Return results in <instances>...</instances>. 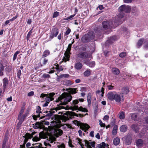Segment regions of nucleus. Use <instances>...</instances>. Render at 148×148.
I'll list each match as a JSON object with an SVG mask.
<instances>
[{
  "instance_id": "nucleus-53",
  "label": "nucleus",
  "mask_w": 148,
  "mask_h": 148,
  "mask_svg": "<svg viewBox=\"0 0 148 148\" xmlns=\"http://www.w3.org/2000/svg\"><path fill=\"white\" fill-rule=\"evenodd\" d=\"M42 77L44 78H49L50 76L48 74H44L42 75Z\"/></svg>"
},
{
  "instance_id": "nucleus-62",
  "label": "nucleus",
  "mask_w": 148,
  "mask_h": 148,
  "mask_svg": "<svg viewBox=\"0 0 148 148\" xmlns=\"http://www.w3.org/2000/svg\"><path fill=\"white\" fill-rule=\"evenodd\" d=\"M58 148H65V147L64 145L63 144H62L61 145H58Z\"/></svg>"
},
{
  "instance_id": "nucleus-25",
  "label": "nucleus",
  "mask_w": 148,
  "mask_h": 148,
  "mask_svg": "<svg viewBox=\"0 0 148 148\" xmlns=\"http://www.w3.org/2000/svg\"><path fill=\"white\" fill-rule=\"evenodd\" d=\"M70 53H68V51H66L65 52L64 54L65 55V57L66 58H64L65 62H66L67 61H69V58L70 57L69 54H70Z\"/></svg>"
},
{
  "instance_id": "nucleus-42",
  "label": "nucleus",
  "mask_w": 148,
  "mask_h": 148,
  "mask_svg": "<svg viewBox=\"0 0 148 148\" xmlns=\"http://www.w3.org/2000/svg\"><path fill=\"white\" fill-rule=\"evenodd\" d=\"M69 76V75L68 74H62L61 75L60 77V78H62L63 77L64 78H68Z\"/></svg>"
},
{
  "instance_id": "nucleus-23",
  "label": "nucleus",
  "mask_w": 148,
  "mask_h": 148,
  "mask_svg": "<svg viewBox=\"0 0 148 148\" xmlns=\"http://www.w3.org/2000/svg\"><path fill=\"white\" fill-rule=\"evenodd\" d=\"M131 119L134 121H136L138 119V115L136 113H134L131 114Z\"/></svg>"
},
{
  "instance_id": "nucleus-32",
  "label": "nucleus",
  "mask_w": 148,
  "mask_h": 148,
  "mask_svg": "<svg viewBox=\"0 0 148 148\" xmlns=\"http://www.w3.org/2000/svg\"><path fill=\"white\" fill-rule=\"evenodd\" d=\"M106 145V143L103 142L101 143L98 145L97 147L98 148H105Z\"/></svg>"
},
{
  "instance_id": "nucleus-34",
  "label": "nucleus",
  "mask_w": 148,
  "mask_h": 148,
  "mask_svg": "<svg viewBox=\"0 0 148 148\" xmlns=\"http://www.w3.org/2000/svg\"><path fill=\"white\" fill-rule=\"evenodd\" d=\"M119 118L121 119H123L125 117V114L123 112H120L119 114Z\"/></svg>"
},
{
  "instance_id": "nucleus-63",
  "label": "nucleus",
  "mask_w": 148,
  "mask_h": 148,
  "mask_svg": "<svg viewBox=\"0 0 148 148\" xmlns=\"http://www.w3.org/2000/svg\"><path fill=\"white\" fill-rule=\"evenodd\" d=\"M34 94V92L33 91H31L29 92L28 94V96H33Z\"/></svg>"
},
{
  "instance_id": "nucleus-37",
  "label": "nucleus",
  "mask_w": 148,
  "mask_h": 148,
  "mask_svg": "<svg viewBox=\"0 0 148 148\" xmlns=\"http://www.w3.org/2000/svg\"><path fill=\"white\" fill-rule=\"evenodd\" d=\"M39 137H40V139L41 138H46V136L45 134L42 132H40L38 135Z\"/></svg>"
},
{
  "instance_id": "nucleus-21",
  "label": "nucleus",
  "mask_w": 148,
  "mask_h": 148,
  "mask_svg": "<svg viewBox=\"0 0 148 148\" xmlns=\"http://www.w3.org/2000/svg\"><path fill=\"white\" fill-rule=\"evenodd\" d=\"M127 129V126L126 125H123L120 128L121 131L124 132L126 131Z\"/></svg>"
},
{
  "instance_id": "nucleus-48",
  "label": "nucleus",
  "mask_w": 148,
  "mask_h": 148,
  "mask_svg": "<svg viewBox=\"0 0 148 148\" xmlns=\"http://www.w3.org/2000/svg\"><path fill=\"white\" fill-rule=\"evenodd\" d=\"M58 106L55 108L54 110L56 111H57V110H60L62 109L64 107L62 106H58Z\"/></svg>"
},
{
  "instance_id": "nucleus-30",
  "label": "nucleus",
  "mask_w": 148,
  "mask_h": 148,
  "mask_svg": "<svg viewBox=\"0 0 148 148\" xmlns=\"http://www.w3.org/2000/svg\"><path fill=\"white\" fill-rule=\"evenodd\" d=\"M4 68V66L2 65H0V76H3V71Z\"/></svg>"
},
{
  "instance_id": "nucleus-45",
  "label": "nucleus",
  "mask_w": 148,
  "mask_h": 148,
  "mask_svg": "<svg viewBox=\"0 0 148 148\" xmlns=\"http://www.w3.org/2000/svg\"><path fill=\"white\" fill-rule=\"evenodd\" d=\"M116 37L115 36H114L110 37V42L111 43L113 41L115 40L116 39Z\"/></svg>"
},
{
  "instance_id": "nucleus-51",
  "label": "nucleus",
  "mask_w": 148,
  "mask_h": 148,
  "mask_svg": "<svg viewBox=\"0 0 148 148\" xmlns=\"http://www.w3.org/2000/svg\"><path fill=\"white\" fill-rule=\"evenodd\" d=\"M24 112V109H22L20 111L19 114L18 115V118H20V117H21V115L23 114Z\"/></svg>"
},
{
  "instance_id": "nucleus-8",
  "label": "nucleus",
  "mask_w": 148,
  "mask_h": 148,
  "mask_svg": "<svg viewBox=\"0 0 148 148\" xmlns=\"http://www.w3.org/2000/svg\"><path fill=\"white\" fill-rule=\"evenodd\" d=\"M59 33L58 29L55 28L53 29L49 37V40H52L54 37H56Z\"/></svg>"
},
{
  "instance_id": "nucleus-39",
  "label": "nucleus",
  "mask_w": 148,
  "mask_h": 148,
  "mask_svg": "<svg viewBox=\"0 0 148 148\" xmlns=\"http://www.w3.org/2000/svg\"><path fill=\"white\" fill-rule=\"evenodd\" d=\"M143 41L144 39L143 38H141L139 40L137 43L138 46L139 47L141 46L143 42Z\"/></svg>"
},
{
  "instance_id": "nucleus-5",
  "label": "nucleus",
  "mask_w": 148,
  "mask_h": 148,
  "mask_svg": "<svg viewBox=\"0 0 148 148\" xmlns=\"http://www.w3.org/2000/svg\"><path fill=\"white\" fill-rule=\"evenodd\" d=\"M95 35L93 32H90L84 36L83 37V40L85 42L90 41L91 40L93 39Z\"/></svg>"
},
{
  "instance_id": "nucleus-26",
  "label": "nucleus",
  "mask_w": 148,
  "mask_h": 148,
  "mask_svg": "<svg viewBox=\"0 0 148 148\" xmlns=\"http://www.w3.org/2000/svg\"><path fill=\"white\" fill-rule=\"evenodd\" d=\"M50 54V51L49 50H45L43 53L42 57L43 58H45Z\"/></svg>"
},
{
  "instance_id": "nucleus-43",
  "label": "nucleus",
  "mask_w": 148,
  "mask_h": 148,
  "mask_svg": "<svg viewBox=\"0 0 148 148\" xmlns=\"http://www.w3.org/2000/svg\"><path fill=\"white\" fill-rule=\"evenodd\" d=\"M20 53L19 51H16L14 54L13 56V61H14L16 59L17 55Z\"/></svg>"
},
{
  "instance_id": "nucleus-16",
  "label": "nucleus",
  "mask_w": 148,
  "mask_h": 148,
  "mask_svg": "<svg viewBox=\"0 0 148 148\" xmlns=\"http://www.w3.org/2000/svg\"><path fill=\"white\" fill-rule=\"evenodd\" d=\"M35 129H38L40 128V129L43 128V124L42 123L39 122H37L35 124V125L33 126Z\"/></svg>"
},
{
  "instance_id": "nucleus-27",
  "label": "nucleus",
  "mask_w": 148,
  "mask_h": 148,
  "mask_svg": "<svg viewBox=\"0 0 148 148\" xmlns=\"http://www.w3.org/2000/svg\"><path fill=\"white\" fill-rule=\"evenodd\" d=\"M71 115L72 116H75L77 117H78L79 116L80 117H82L84 116V115L82 114H77L75 112H71Z\"/></svg>"
},
{
  "instance_id": "nucleus-20",
  "label": "nucleus",
  "mask_w": 148,
  "mask_h": 148,
  "mask_svg": "<svg viewBox=\"0 0 148 148\" xmlns=\"http://www.w3.org/2000/svg\"><path fill=\"white\" fill-rule=\"evenodd\" d=\"M112 72L114 74L118 75L119 74L120 71L117 68H114L112 69Z\"/></svg>"
},
{
  "instance_id": "nucleus-40",
  "label": "nucleus",
  "mask_w": 148,
  "mask_h": 148,
  "mask_svg": "<svg viewBox=\"0 0 148 148\" xmlns=\"http://www.w3.org/2000/svg\"><path fill=\"white\" fill-rule=\"evenodd\" d=\"M75 15H76V14H75L72 15H71L67 18H64V20H70V19H73V18Z\"/></svg>"
},
{
  "instance_id": "nucleus-35",
  "label": "nucleus",
  "mask_w": 148,
  "mask_h": 148,
  "mask_svg": "<svg viewBox=\"0 0 148 148\" xmlns=\"http://www.w3.org/2000/svg\"><path fill=\"white\" fill-rule=\"evenodd\" d=\"M90 70H87L84 72V74L85 76L88 77L90 75Z\"/></svg>"
},
{
  "instance_id": "nucleus-41",
  "label": "nucleus",
  "mask_w": 148,
  "mask_h": 148,
  "mask_svg": "<svg viewBox=\"0 0 148 148\" xmlns=\"http://www.w3.org/2000/svg\"><path fill=\"white\" fill-rule=\"evenodd\" d=\"M48 62V60L46 58H43L42 59V64H41V66H42L43 65H45Z\"/></svg>"
},
{
  "instance_id": "nucleus-49",
  "label": "nucleus",
  "mask_w": 148,
  "mask_h": 148,
  "mask_svg": "<svg viewBox=\"0 0 148 148\" xmlns=\"http://www.w3.org/2000/svg\"><path fill=\"white\" fill-rule=\"evenodd\" d=\"M72 44H69L68 46V48L66 50V51H68V53H70V51L71 50V47Z\"/></svg>"
},
{
  "instance_id": "nucleus-50",
  "label": "nucleus",
  "mask_w": 148,
  "mask_h": 148,
  "mask_svg": "<svg viewBox=\"0 0 148 148\" xmlns=\"http://www.w3.org/2000/svg\"><path fill=\"white\" fill-rule=\"evenodd\" d=\"M37 110H36V112L40 114V113L42 112L41 111H40L41 110L40 107L39 106H38L37 108Z\"/></svg>"
},
{
  "instance_id": "nucleus-57",
  "label": "nucleus",
  "mask_w": 148,
  "mask_h": 148,
  "mask_svg": "<svg viewBox=\"0 0 148 148\" xmlns=\"http://www.w3.org/2000/svg\"><path fill=\"white\" fill-rule=\"evenodd\" d=\"M99 125L101 127H104L105 126V124L102 123L101 120H99Z\"/></svg>"
},
{
  "instance_id": "nucleus-17",
  "label": "nucleus",
  "mask_w": 148,
  "mask_h": 148,
  "mask_svg": "<svg viewBox=\"0 0 148 148\" xmlns=\"http://www.w3.org/2000/svg\"><path fill=\"white\" fill-rule=\"evenodd\" d=\"M91 96L90 93H89L88 94L87 97V101L88 102V106L90 107L91 103Z\"/></svg>"
},
{
  "instance_id": "nucleus-58",
  "label": "nucleus",
  "mask_w": 148,
  "mask_h": 148,
  "mask_svg": "<svg viewBox=\"0 0 148 148\" xmlns=\"http://www.w3.org/2000/svg\"><path fill=\"white\" fill-rule=\"evenodd\" d=\"M109 118V117L108 115H105L104 117L103 118V120H108Z\"/></svg>"
},
{
  "instance_id": "nucleus-7",
  "label": "nucleus",
  "mask_w": 148,
  "mask_h": 148,
  "mask_svg": "<svg viewBox=\"0 0 148 148\" xmlns=\"http://www.w3.org/2000/svg\"><path fill=\"white\" fill-rule=\"evenodd\" d=\"M123 16L124 14L123 13H120L118 15L117 17L116 18L115 21L114 22L115 26H117L122 23V21L121 19L123 18Z\"/></svg>"
},
{
  "instance_id": "nucleus-4",
  "label": "nucleus",
  "mask_w": 148,
  "mask_h": 148,
  "mask_svg": "<svg viewBox=\"0 0 148 148\" xmlns=\"http://www.w3.org/2000/svg\"><path fill=\"white\" fill-rule=\"evenodd\" d=\"M55 94L53 92L50 93L49 94L42 93L40 96V98L46 97L45 100L46 102L47 103H49L50 102L54 99L53 96Z\"/></svg>"
},
{
  "instance_id": "nucleus-11",
  "label": "nucleus",
  "mask_w": 148,
  "mask_h": 148,
  "mask_svg": "<svg viewBox=\"0 0 148 148\" xmlns=\"http://www.w3.org/2000/svg\"><path fill=\"white\" fill-rule=\"evenodd\" d=\"M85 146L88 148H92L91 146L93 147H95V142H92L90 143L88 140H85Z\"/></svg>"
},
{
  "instance_id": "nucleus-33",
  "label": "nucleus",
  "mask_w": 148,
  "mask_h": 148,
  "mask_svg": "<svg viewBox=\"0 0 148 148\" xmlns=\"http://www.w3.org/2000/svg\"><path fill=\"white\" fill-rule=\"evenodd\" d=\"M56 134L58 135L56 136L57 137H58L59 136L61 135L63 133V131L61 129H58L56 131Z\"/></svg>"
},
{
  "instance_id": "nucleus-38",
  "label": "nucleus",
  "mask_w": 148,
  "mask_h": 148,
  "mask_svg": "<svg viewBox=\"0 0 148 148\" xmlns=\"http://www.w3.org/2000/svg\"><path fill=\"white\" fill-rule=\"evenodd\" d=\"M92 103L93 107L94 108L95 111H97L98 108V106L96 102L95 101V102H92Z\"/></svg>"
},
{
  "instance_id": "nucleus-9",
  "label": "nucleus",
  "mask_w": 148,
  "mask_h": 148,
  "mask_svg": "<svg viewBox=\"0 0 148 148\" xmlns=\"http://www.w3.org/2000/svg\"><path fill=\"white\" fill-rule=\"evenodd\" d=\"M113 23L112 21H104L103 22L102 25L103 28L105 29H108L109 28H114L116 26H113L112 25Z\"/></svg>"
},
{
  "instance_id": "nucleus-22",
  "label": "nucleus",
  "mask_w": 148,
  "mask_h": 148,
  "mask_svg": "<svg viewBox=\"0 0 148 148\" xmlns=\"http://www.w3.org/2000/svg\"><path fill=\"white\" fill-rule=\"evenodd\" d=\"M63 84L65 85L69 86L72 84L73 83L71 80H66L63 81Z\"/></svg>"
},
{
  "instance_id": "nucleus-2",
  "label": "nucleus",
  "mask_w": 148,
  "mask_h": 148,
  "mask_svg": "<svg viewBox=\"0 0 148 148\" xmlns=\"http://www.w3.org/2000/svg\"><path fill=\"white\" fill-rule=\"evenodd\" d=\"M108 98L109 100L112 101L115 100L117 103L120 102L123 98V96H121L115 92H110L107 94Z\"/></svg>"
},
{
  "instance_id": "nucleus-3",
  "label": "nucleus",
  "mask_w": 148,
  "mask_h": 148,
  "mask_svg": "<svg viewBox=\"0 0 148 148\" xmlns=\"http://www.w3.org/2000/svg\"><path fill=\"white\" fill-rule=\"evenodd\" d=\"M78 103V100H75L73 101L72 106L71 107V110L74 111L78 110L79 111L83 112H88V110L86 108H83L82 107L80 106L78 108L77 106H76Z\"/></svg>"
},
{
  "instance_id": "nucleus-1",
  "label": "nucleus",
  "mask_w": 148,
  "mask_h": 148,
  "mask_svg": "<svg viewBox=\"0 0 148 148\" xmlns=\"http://www.w3.org/2000/svg\"><path fill=\"white\" fill-rule=\"evenodd\" d=\"M72 98V96L70 94L67 92H64L58 98V99L60 102L61 105H66L71 100Z\"/></svg>"
},
{
  "instance_id": "nucleus-18",
  "label": "nucleus",
  "mask_w": 148,
  "mask_h": 148,
  "mask_svg": "<svg viewBox=\"0 0 148 148\" xmlns=\"http://www.w3.org/2000/svg\"><path fill=\"white\" fill-rule=\"evenodd\" d=\"M83 66L82 64L80 62H77L75 64L74 67L75 69L77 70H79L81 69Z\"/></svg>"
},
{
  "instance_id": "nucleus-15",
  "label": "nucleus",
  "mask_w": 148,
  "mask_h": 148,
  "mask_svg": "<svg viewBox=\"0 0 148 148\" xmlns=\"http://www.w3.org/2000/svg\"><path fill=\"white\" fill-rule=\"evenodd\" d=\"M84 63L88 66L90 67H93L95 66V62L94 61L90 62L89 61L86 60H84Z\"/></svg>"
},
{
  "instance_id": "nucleus-24",
  "label": "nucleus",
  "mask_w": 148,
  "mask_h": 148,
  "mask_svg": "<svg viewBox=\"0 0 148 148\" xmlns=\"http://www.w3.org/2000/svg\"><path fill=\"white\" fill-rule=\"evenodd\" d=\"M120 139L118 138H114L113 140V143L115 145H117L119 144L120 143Z\"/></svg>"
},
{
  "instance_id": "nucleus-46",
  "label": "nucleus",
  "mask_w": 148,
  "mask_h": 148,
  "mask_svg": "<svg viewBox=\"0 0 148 148\" xmlns=\"http://www.w3.org/2000/svg\"><path fill=\"white\" fill-rule=\"evenodd\" d=\"M56 68L59 72L63 70V68L62 67V66H59L58 65L56 67Z\"/></svg>"
},
{
  "instance_id": "nucleus-14",
  "label": "nucleus",
  "mask_w": 148,
  "mask_h": 148,
  "mask_svg": "<svg viewBox=\"0 0 148 148\" xmlns=\"http://www.w3.org/2000/svg\"><path fill=\"white\" fill-rule=\"evenodd\" d=\"M9 81L7 77L4 78L3 80V88L5 90L8 87V85Z\"/></svg>"
},
{
  "instance_id": "nucleus-61",
  "label": "nucleus",
  "mask_w": 148,
  "mask_h": 148,
  "mask_svg": "<svg viewBox=\"0 0 148 148\" xmlns=\"http://www.w3.org/2000/svg\"><path fill=\"white\" fill-rule=\"evenodd\" d=\"M131 143V141L130 140H127V139L126 140V143L127 145H129Z\"/></svg>"
},
{
  "instance_id": "nucleus-54",
  "label": "nucleus",
  "mask_w": 148,
  "mask_h": 148,
  "mask_svg": "<svg viewBox=\"0 0 148 148\" xmlns=\"http://www.w3.org/2000/svg\"><path fill=\"white\" fill-rule=\"evenodd\" d=\"M21 74V71L20 70H18L17 72V77L19 79Z\"/></svg>"
},
{
  "instance_id": "nucleus-47",
  "label": "nucleus",
  "mask_w": 148,
  "mask_h": 148,
  "mask_svg": "<svg viewBox=\"0 0 148 148\" xmlns=\"http://www.w3.org/2000/svg\"><path fill=\"white\" fill-rule=\"evenodd\" d=\"M126 54L125 52H122L119 55V56L121 58H123L126 56Z\"/></svg>"
},
{
  "instance_id": "nucleus-64",
  "label": "nucleus",
  "mask_w": 148,
  "mask_h": 148,
  "mask_svg": "<svg viewBox=\"0 0 148 148\" xmlns=\"http://www.w3.org/2000/svg\"><path fill=\"white\" fill-rule=\"evenodd\" d=\"M70 32L71 29H70L68 28L66 31L65 34L66 35H68L70 33Z\"/></svg>"
},
{
  "instance_id": "nucleus-52",
  "label": "nucleus",
  "mask_w": 148,
  "mask_h": 148,
  "mask_svg": "<svg viewBox=\"0 0 148 148\" xmlns=\"http://www.w3.org/2000/svg\"><path fill=\"white\" fill-rule=\"evenodd\" d=\"M53 112H55L54 111H53L52 112H50L49 113L47 114L46 115V116L49 117H51L52 116L53 113Z\"/></svg>"
},
{
  "instance_id": "nucleus-13",
  "label": "nucleus",
  "mask_w": 148,
  "mask_h": 148,
  "mask_svg": "<svg viewBox=\"0 0 148 148\" xmlns=\"http://www.w3.org/2000/svg\"><path fill=\"white\" fill-rule=\"evenodd\" d=\"M80 128L82 130H84L85 132H86V130H88L90 127L88 124L82 123L80 124Z\"/></svg>"
},
{
  "instance_id": "nucleus-36",
  "label": "nucleus",
  "mask_w": 148,
  "mask_h": 148,
  "mask_svg": "<svg viewBox=\"0 0 148 148\" xmlns=\"http://www.w3.org/2000/svg\"><path fill=\"white\" fill-rule=\"evenodd\" d=\"M123 94H127L129 91V89L127 88H124L122 89Z\"/></svg>"
},
{
  "instance_id": "nucleus-44",
  "label": "nucleus",
  "mask_w": 148,
  "mask_h": 148,
  "mask_svg": "<svg viewBox=\"0 0 148 148\" xmlns=\"http://www.w3.org/2000/svg\"><path fill=\"white\" fill-rule=\"evenodd\" d=\"M59 14V12L56 11L54 12L53 15V18H56L57 16H58Z\"/></svg>"
},
{
  "instance_id": "nucleus-29",
  "label": "nucleus",
  "mask_w": 148,
  "mask_h": 148,
  "mask_svg": "<svg viewBox=\"0 0 148 148\" xmlns=\"http://www.w3.org/2000/svg\"><path fill=\"white\" fill-rule=\"evenodd\" d=\"M32 138V140L33 141L37 142L39 141L40 140V137H38V135H36V136L33 137Z\"/></svg>"
},
{
  "instance_id": "nucleus-19",
  "label": "nucleus",
  "mask_w": 148,
  "mask_h": 148,
  "mask_svg": "<svg viewBox=\"0 0 148 148\" xmlns=\"http://www.w3.org/2000/svg\"><path fill=\"white\" fill-rule=\"evenodd\" d=\"M76 88H69V92L71 94H74L77 92V90Z\"/></svg>"
},
{
  "instance_id": "nucleus-31",
  "label": "nucleus",
  "mask_w": 148,
  "mask_h": 148,
  "mask_svg": "<svg viewBox=\"0 0 148 148\" xmlns=\"http://www.w3.org/2000/svg\"><path fill=\"white\" fill-rule=\"evenodd\" d=\"M143 141L140 139H138L136 142L137 145L138 147L141 146L143 145Z\"/></svg>"
},
{
  "instance_id": "nucleus-59",
  "label": "nucleus",
  "mask_w": 148,
  "mask_h": 148,
  "mask_svg": "<svg viewBox=\"0 0 148 148\" xmlns=\"http://www.w3.org/2000/svg\"><path fill=\"white\" fill-rule=\"evenodd\" d=\"M18 15H16L15 16L12 18L10 19L9 20L10 21H12L15 20L18 17Z\"/></svg>"
},
{
  "instance_id": "nucleus-28",
  "label": "nucleus",
  "mask_w": 148,
  "mask_h": 148,
  "mask_svg": "<svg viewBox=\"0 0 148 148\" xmlns=\"http://www.w3.org/2000/svg\"><path fill=\"white\" fill-rule=\"evenodd\" d=\"M132 129L134 130L136 132H137L139 130V128L137 125H133L132 126Z\"/></svg>"
},
{
  "instance_id": "nucleus-60",
  "label": "nucleus",
  "mask_w": 148,
  "mask_h": 148,
  "mask_svg": "<svg viewBox=\"0 0 148 148\" xmlns=\"http://www.w3.org/2000/svg\"><path fill=\"white\" fill-rule=\"evenodd\" d=\"M56 138L55 137H53L51 138L50 139V140H49L50 141V143H52L53 142L56 141Z\"/></svg>"
},
{
  "instance_id": "nucleus-10",
  "label": "nucleus",
  "mask_w": 148,
  "mask_h": 148,
  "mask_svg": "<svg viewBox=\"0 0 148 148\" xmlns=\"http://www.w3.org/2000/svg\"><path fill=\"white\" fill-rule=\"evenodd\" d=\"M37 132H32L31 134L28 133H26L25 136V139H24V143L25 144L28 141L29 139H31V138H32L33 137V136Z\"/></svg>"
},
{
  "instance_id": "nucleus-6",
  "label": "nucleus",
  "mask_w": 148,
  "mask_h": 148,
  "mask_svg": "<svg viewBox=\"0 0 148 148\" xmlns=\"http://www.w3.org/2000/svg\"><path fill=\"white\" fill-rule=\"evenodd\" d=\"M131 9L130 6L123 5L119 8L118 10L120 12H124L126 13H129L130 12Z\"/></svg>"
},
{
  "instance_id": "nucleus-55",
  "label": "nucleus",
  "mask_w": 148,
  "mask_h": 148,
  "mask_svg": "<svg viewBox=\"0 0 148 148\" xmlns=\"http://www.w3.org/2000/svg\"><path fill=\"white\" fill-rule=\"evenodd\" d=\"M42 123L43 124V128L44 127V125H49V122L46 121H43Z\"/></svg>"
},
{
  "instance_id": "nucleus-12",
  "label": "nucleus",
  "mask_w": 148,
  "mask_h": 148,
  "mask_svg": "<svg viewBox=\"0 0 148 148\" xmlns=\"http://www.w3.org/2000/svg\"><path fill=\"white\" fill-rule=\"evenodd\" d=\"M77 56L82 59H86L88 57V55L86 52H81L78 54Z\"/></svg>"
},
{
  "instance_id": "nucleus-56",
  "label": "nucleus",
  "mask_w": 148,
  "mask_h": 148,
  "mask_svg": "<svg viewBox=\"0 0 148 148\" xmlns=\"http://www.w3.org/2000/svg\"><path fill=\"white\" fill-rule=\"evenodd\" d=\"M114 86L112 85H108L107 87L109 90H112L114 89Z\"/></svg>"
}]
</instances>
